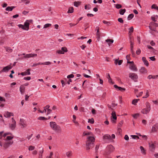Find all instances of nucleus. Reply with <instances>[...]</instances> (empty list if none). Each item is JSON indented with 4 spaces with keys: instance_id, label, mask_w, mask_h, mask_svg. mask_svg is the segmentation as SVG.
<instances>
[{
    "instance_id": "nucleus-1",
    "label": "nucleus",
    "mask_w": 158,
    "mask_h": 158,
    "mask_svg": "<svg viewBox=\"0 0 158 158\" xmlns=\"http://www.w3.org/2000/svg\"><path fill=\"white\" fill-rule=\"evenodd\" d=\"M83 135L84 136L90 135L87 137L86 142V150H89L91 148H93L94 146V143L95 141V138L93 136V134L91 132H88L86 133L84 132Z\"/></svg>"
},
{
    "instance_id": "nucleus-2",
    "label": "nucleus",
    "mask_w": 158,
    "mask_h": 158,
    "mask_svg": "<svg viewBox=\"0 0 158 158\" xmlns=\"http://www.w3.org/2000/svg\"><path fill=\"white\" fill-rule=\"evenodd\" d=\"M13 137L11 136H8L6 137V138L4 139V147L6 149L10 145L12 144L13 142L11 139Z\"/></svg>"
},
{
    "instance_id": "nucleus-3",
    "label": "nucleus",
    "mask_w": 158,
    "mask_h": 158,
    "mask_svg": "<svg viewBox=\"0 0 158 158\" xmlns=\"http://www.w3.org/2000/svg\"><path fill=\"white\" fill-rule=\"evenodd\" d=\"M32 20H27L24 23V25H23L19 24L18 25V27L20 28H21L22 29L28 31L29 29V25L30 23H32Z\"/></svg>"
},
{
    "instance_id": "nucleus-4",
    "label": "nucleus",
    "mask_w": 158,
    "mask_h": 158,
    "mask_svg": "<svg viewBox=\"0 0 158 158\" xmlns=\"http://www.w3.org/2000/svg\"><path fill=\"white\" fill-rule=\"evenodd\" d=\"M50 126L51 128L53 130L57 132L61 131L60 127L56 124V123L53 122L50 123Z\"/></svg>"
},
{
    "instance_id": "nucleus-5",
    "label": "nucleus",
    "mask_w": 158,
    "mask_h": 158,
    "mask_svg": "<svg viewBox=\"0 0 158 158\" xmlns=\"http://www.w3.org/2000/svg\"><path fill=\"white\" fill-rule=\"evenodd\" d=\"M145 105L146 107L143 109L142 110L141 112L144 114H147L151 110V106L150 104L148 102L146 103Z\"/></svg>"
},
{
    "instance_id": "nucleus-6",
    "label": "nucleus",
    "mask_w": 158,
    "mask_h": 158,
    "mask_svg": "<svg viewBox=\"0 0 158 158\" xmlns=\"http://www.w3.org/2000/svg\"><path fill=\"white\" fill-rule=\"evenodd\" d=\"M129 76L130 78L135 81H136L138 78L137 74L134 73H129Z\"/></svg>"
},
{
    "instance_id": "nucleus-7",
    "label": "nucleus",
    "mask_w": 158,
    "mask_h": 158,
    "mask_svg": "<svg viewBox=\"0 0 158 158\" xmlns=\"http://www.w3.org/2000/svg\"><path fill=\"white\" fill-rule=\"evenodd\" d=\"M103 139L106 142L109 143L112 141L111 137L110 135L106 134L104 135L103 137Z\"/></svg>"
},
{
    "instance_id": "nucleus-8",
    "label": "nucleus",
    "mask_w": 158,
    "mask_h": 158,
    "mask_svg": "<svg viewBox=\"0 0 158 158\" xmlns=\"http://www.w3.org/2000/svg\"><path fill=\"white\" fill-rule=\"evenodd\" d=\"M114 147L111 145L107 146L106 147L107 150L108 151L107 154H109L113 152L114 151Z\"/></svg>"
},
{
    "instance_id": "nucleus-9",
    "label": "nucleus",
    "mask_w": 158,
    "mask_h": 158,
    "mask_svg": "<svg viewBox=\"0 0 158 158\" xmlns=\"http://www.w3.org/2000/svg\"><path fill=\"white\" fill-rule=\"evenodd\" d=\"M3 131L0 132V140L2 139H6L5 137H6V136L10 134V133H6L3 135Z\"/></svg>"
},
{
    "instance_id": "nucleus-10",
    "label": "nucleus",
    "mask_w": 158,
    "mask_h": 158,
    "mask_svg": "<svg viewBox=\"0 0 158 158\" xmlns=\"http://www.w3.org/2000/svg\"><path fill=\"white\" fill-rule=\"evenodd\" d=\"M12 123L11 124H10V128L12 130L15 129L16 127V122L13 119V118H12Z\"/></svg>"
},
{
    "instance_id": "nucleus-11",
    "label": "nucleus",
    "mask_w": 158,
    "mask_h": 158,
    "mask_svg": "<svg viewBox=\"0 0 158 158\" xmlns=\"http://www.w3.org/2000/svg\"><path fill=\"white\" fill-rule=\"evenodd\" d=\"M129 65V68L130 69L135 71H137V69L134 63L130 64Z\"/></svg>"
},
{
    "instance_id": "nucleus-12",
    "label": "nucleus",
    "mask_w": 158,
    "mask_h": 158,
    "mask_svg": "<svg viewBox=\"0 0 158 158\" xmlns=\"http://www.w3.org/2000/svg\"><path fill=\"white\" fill-rule=\"evenodd\" d=\"M111 115L112 116L111 117H112V118H111V120L113 123H115V120L117 119V117L115 112L114 111H113Z\"/></svg>"
},
{
    "instance_id": "nucleus-13",
    "label": "nucleus",
    "mask_w": 158,
    "mask_h": 158,
    "mask_svg": "<svg viewBox=\"0 0 158 158\" xmlns=\"http://www.w3.org/2000/svg\"><path fill=\"white\" fill-rule=\"evenodd\" d=\"M19 123L23 128L26 127L27 126L26 123L23 119H20Z\"/></svg>"
},
{
    "instance_id": "nucleus-14",
    "label": "nucleus",
    "mask_w": 158,
    "mask_h": 158,
    "mask_svg": "<svg viewBox=\"0 0 158 158\" xmlns=\"http://www.w3.org/2000/svg\"><path fill=\"white\" fill-rule=\"evenodd\" d=\"M130 47H131V51L133 55L134 54V53L133 50V45L134 44V43L131 40V37H130Z\"/></svg>"
},
{
    "instance_id": "nucleus-15",
    "label": "nucleus",
    "mask_w": 158,
    "mask_h": 158,
    "mask_svg": "<svg viewBox=\"0 0 158 158\" xmlns=\"http://www.w3.org/2000/svg\"><path fill=\"white\" fill-rule=\"evenodd\" d=\"M12 67L10 65H9L7 66L4 67L3 69L2 70V72H7L9 69H11Z\"/></svg>"
},
{
    "instance_id": "nucleus-16",
    "label": "nucleus",
    "mask_w": 158,
    "mask_h": 158,
    "mask_svg": "<svg viewBox=\"0 0 158 158\" xmlns=\"http://www.w3.org/2000/svg\"><path fill=\"white\" fill-rule=\"evenodd\" d=\"M158 130V125L157 124H156L152 126V132H156Z\"/></svg>"
},
{
    "instance_id": "nucleus-17",
    "label": "nucleus",
    "mask_w": 158,
    "mask_h": 158,
    "mask_svg": "<svg viewBox=\"0 0 158 158\" xmlns=\"http://www.w3.org/2000/svg\"><path fill=\"white\" fill-rule=\"evenodd\" d=\"M50 107V106L49 105H47L46 106L44 107V110L43 111H41L40 109L38 110L39 112L41 113H43L44 112L45 113L46 112V110H48V109H49Z\"/></svg>"
},
{
    "instance_id": "nucleus-18",
    "label": "nucleus",
    "mask_w": 158,
    "mask_h": 158,
    "mask_svg": "<svg viewBox=\"0 0 158 158\" xmlns=\"http://www.w3.org/2000/svg\"><path fill=\"white\" fill-rule=\"evenodd\" d=\"M30 69H27L26 71L22 72L21 73V74L22 76H25L27 75H29L31 74L30 72Z\"/></svg>"
},
{
    "instance_id": "nucleus-19",
    "label": "nucleus",
    "mask_w": 158,
    "mask_h": 158,
    "mask_svg": "<svg viewBox=\"0 0 158 158\" xmlns=\"http://www.w3.org/2000/svg\"><path fill=\"white\" fill-rule=\"evenodd\" d=\"M12 113L9 112L8 111L6 112L4 114V116L6 118L10 117L11 116H13Z\"/></svg>"
},
{
    "instance_id": "nucleus-20",
    "label": "nucleus",
    "mask_w": 158,
    "mask_h": 158,
    "mask_svg": "<svg viewBox=\"0 0 158 158\" xmlns=\"http://www.w3.org/2000/svg\"><path fill=\"white\" fill-rule=\"evenodd\" d=\"M139 72L141 73L146 74L147 73L148 71L145 67H143L139 70Z\"/></svg>"
},
{
    "instance_id": "nucleus-21",
    "label": "nucleus",
    "mask_w": 158,
    "mask_h": 158,
    "mask_svg": "<svg viewBox=\"0 0 158 158\" xmlns=\"http://www.w3.org/2000/svg\"><path fill=\"white\" fill-rule=\"evenodd\" d=\"M25 87L23 85H21L19 88V90L21 93L23 94L25 92Z\"/></svg>"
},
{
    "instance_id": "nucleus-22",
    "label": "nucleus",
    "mask_w": 158,
    "mask_h": 158,
    "mask_svg": "<svg viewBox=\"0 0 158 158\" xmlns=\"http://www.w3.org/2000/svg\"><path fill=\"white\" fill-rule=\"evenodd\" d=\"M37 56V54H26L25 56V57H27V58H30L31 57H33L34 56Z\"/></svg>"
},
{
    "instance_id": "nucleus-23",
    "label": "nucleus",
    "mask_w": 158,
    "mask_h": 158,
    "mask_svg": "<svg viewBox=\"0 0 158 158\" xmlns=\"http://www.w3.org/2000/svg\"><path fill=\"white\" fill-rule=\"evenodd\" d=\"M142 60L144 64L147 66H148L149 65V63L148 61L146 60V58L145 57H143L142 58Z\"/></svg>"
},
{
    "instance_id": "nucleus-24",
    "label": "nucleus",
    "mask_w": 158,
    "mask_h": 158,
    "mask_svg": "<svg viewBox=\"0 0 158 158\" xmlns=\"http://www.w3.org/2000/svg\"><path fill=\"white\" fill-rule=\"evenodd\" d=\"M114 86L115 88L118 89L119 90L122 91H124L125 90V89L118 87L116 85H114Z\"/></svg>"
},
{
    "instance_id": "nucleus-25",
    "label": "nucleus",
    "mask_w": 158,
    "mask_h": 158,
    "mask_svg": "<svg viewBox=\"0 0 158 158\" xmlns=\"http://www.w3.org/2000/svg\"><path fill=\"white\" fill-rule=\"evenodd\" d=\"M66 155L68 157L70 158L72 156V152L71 151H68L66 152Z\"/></svg>"
},
{
    "instance_id": "nucleus-26",
    "label": "nucleus",
    "mask_w": 158,
    "mask_h": 158,
    "mask_svg": "<svg viewBox=\"0 0 158 158\" xmlns=\"http://www.w3.org/2000/svg\"><path fill=\"white\" fill-rule=\"evenodd\" d=\"M44 152L43 148H41V150L39 152V158H41L42 157V153Z\"/></svg>"
},
{
    "instance_id": "nucleus-27",
    "label": "nucleus",
    "mask_w": 158,
    "mask_h": 158,
    "mask_svg": "<svg viewBox=\"0 0 158 158\" xmlns=\"http://www.w3.org/2000/svg\"><path fill=\"white\" fill-rule=\"evenodd\" d=\"M15 8V7L13 6H8L6 9V10L8 11H11L13 9Z\"/></svg>"
},
{
    "instance_id": "nucleus-28",
    "label": "nucleus",
    "mask_w": 158,
    "mask_h": 158,
    "mask_svg": "<svg viewBox=\"0 0 158 158\" xmlns=\"http://www.w3.org/2000/svg\"><path fill=\"white\" fill-rule=\"evenodd\" d=\"M100 33L99 30H97V31L96 35L97 36V39L99 40L100 38Z\"/></svg>"
},
{
    "instance_id": "nucleus-29",
    "label": "nucleus",
    "mask_w": 158,
    "mask_h": 158,
    "mask_svg": "<svg viewBox=\"0 0 158 158\" xmlns=\"http://www.w3.org/2000/svg\"><path fill=\"white\" fill-rule=\"evenodd\" d=\"M126 9H120L119 10V13L121 15H123L126 12Z\"/></svg>"
},
{
    "instance_id": "nucleus-30",
    "label": "nucleus",
    "mask_w": 158,
    "mask_h": 158,
    "mask_svg": "<svg viewBox=\"0 0 158 158\" xmlns=\"http://www.w3.org/2000/svg\"><path fill=\"white\" fill-rule=\"evenodd\" d=\"M73 10L74 9L73 7H71L69 8L67 12L68 13H72L73 12Z\"/></svg>"
},
{
    "instance_id": "nucleus-31",
    "label": "nucleus",
    "mask_w": 158,
    "mask_h": 158,
    "mask_svg": "<svg viewBox=\"0 0 158 158\" xmlns=\"http://www.w3.org/2000/svg\"><path fill=\"white\" fill-rule=\"evenodd\" d=\"M149 27L150 29L152 31H150V32L152 34V35H153V33L152 31H156L155 28H153L151 26H149Z\"/></svg>"
},
{
    "instance_id": "nucleus-32",
    "label": "nucleus",
    "mask_w": 158,
    "mask_h": 158,
    "mask_svg": "<svg viewBox=\"0 0 158 158\" xmlns=\"http://www.w3.org/2000/svg\"><path fill=\"white\" fill-rule=\"evenodd\" d=\"M134 14H130L128 16L127 19L128 20H131L134 17Z\"/></svg>"
},
{
    "instance_id": "nucleus-33",
    "label": "nucleus",
    "mask_w": 158,
    "mask_h": 158,
    "mask_svg": "<svg viewBox=\"0 0 158 158\" xmlns=\"http://www.w3.org/2000/svg\"><path fill=\"white\" fill-rule=\"evenodd\" d=\"M140 149L141 152V153L143 154H145L146 152H145V150H144V148L142 147L141 146L140 147Z\"/></svg>"
},
{
    "instance_id": "nucleus-34",
    "label": "nucleus",
    "mask_w": 158,
    "mask_h": 158,
    "mask_svg": "<svg viewBox=\"0 0 158 158\" xmlns=\"http://www.w3.org/2000/svg\"><path fill=\"white\" fill-rule=\"evenodd\" d=\"M81 4L80 2H75L74 3V5L76 7H78Z\"/></svg>"
},
{
    "instance_id": "nucleus-35",
    "label": "nucleus",
    "mask_w": 158,
    "mask_h": 158,
    "mask_svg": "<svg viewBox=\"0 0 158 158\" xmlns=\"http://www.w3.org/2000/svg\"><path fill=\"white\" fill-rule=\"evenodd\" d=\"M51 25H52V24H50V23L46 24L44 25V28H47L48 27H50Z\"/></svg>"
},
{
    "instance_id": "nucleus-36",
    "label": "nucleus",
    "mask_w": 158,
    "mask_h": 158,
    "mask_svg": "<svg viewBox=\"0 0 158 158\" xmlns=\"http://www.w3.org/2000/svg\"><path fill=\"white\" fill-rule=\"evenodd\" d=\"M85 9L86 10H89L91 8V6L89 4L86 5L85 6Z\"/></svg>"
},
{
    "instance_id": "nucleus-37",
    "label": "nucleus",
    "mask_w": 158,
    "mask_h": 158,
    "mask_svg": "<svg viewBox=\"0 0 158 158\" xmlns=\"http://www.w3.org/2000/svg\"><path fill=\"white\" fill-rule=\"evenodd\" d=\"M149 147L150 148H152V149H154L155 148V145L154 144L152 143H149Z\"/></svg>"
},
{
    "instance_id": "nucleus-38",
    "label": "nucleus",
    "mask_w": 158,
    "mask_h": 158,
    "mask_svg": "<svg viewBox=\"0 0 158 158\" xmlns=\"http://www.w3.org/2000/svg\"><path fill=\"white\" fill-rule=\"evenodd\" d=\"M152 9H155L158 10V6H157L156 4H153L152 6Z\"/></svg>"
},
{
    "instance_id": "nucleus-39",
    "label": "nucleus",
    "mask_w": 158,
    "mask_h": 158,
    "mask_svg": "<svg viewBox=\"0 0 158 158\" xmlns=\"http://www.w3.org/2000/svg\"><path fill=\"white\" fill-rule=\"evenodd\" d=\"M38 119L39 120H46L47 119L43 117H40L38 118Z\"/></svg>"
},
{
    "instance_id": "nucleus-40",
    "label": "nucleus",
    "mask_w": 158,
    "mask_h": 158,
    "mask_svg": "<svg viewBox=\"0 0 158 158\" xmlns=\"http://www.w3.org/2000/svg\"><path fill=\"white\" fill-rule=\"evenodd\" d=\"M61 50L62 51V52H64V53L65 52H67V48L65 47H62L61 48Z\"/></svg>"
},
{
    "instance_id": "nucleus-41",
    "label": "nucleus",
    "mask_w": 158,
    "mask_h": 158,
    "mask_svg": "<svg viewBox=\"0 0 158 158\" xmlns=\"http://www.w3.org/2000/svg\"><path fill=\"white\" fill-rule=\"evenodd\" d=\"M139 100V99H135L133 100L132 102V104L135 105L136 104V103L137 102L138 100Z\"/></svg>"
},
{
    "instance_id": "nucleus-42",
    "label": "nucleus",
    "mask_w": 158,
    "mask_h": 158,
    "mask_svg": "<svg viewBox=\"0 0 158 158\" xmlns=\"http://www.w3.org/2000/svg\"><path fill=\"white\" fill-rule=\"evenodd\" d=\"M51 62L49 61L46 62L44 63H42V64L48 65L51 64Z\"/></svg>"
},
{
    "instance_id": "nucleus-43",
    "label": "nucleus",
    "mask_w": 158,
    "mask_h": 158,
    "mask_svg": "<svg viewBox=\"0 0 158 158\" xmlns=\"http://www.w3.org/2000/svg\"><path fill=\"white\" fill-rule=\"evenodd\" d=\"M139 116V114L137 113L135 114H134L132 115L133 117L135 118H137V117Z\"/></svg>"
},
{
    "instance_id": "nucleus-44",
    "label": "nucleus",
    "mask_w": 158,
    "mask_h": 158,
    "mask_svg": "<svg viewBox=\"0 0 158 158\" xmlns=\"http://www.w3.org/2000/svg\"><path fill=\"white\" fill-rule=\"evenodd\" d=\"M88 122L92 124L94 122V119L92 118L91 119H89Z\"/></svg>"
},
{
    "instance_id": "nucleus-45",
    "label": "nucleus",
    "mask_w": 158,
    "mask_h": 158,
    "mask_svg": "<svg viewBox=\"0 0 158 158\" xmlns=\"http://www.w3.org/2000/svg\"><path fill=\"white\" fill-rule=\"evenodd\" d=\"M122 5L120 4H117L115 5V7L118 9H120L122 7Z\"/></svg>"
},
{
    "instance_id": "nucleus-46",
    "label": "nucleus",
    "mask_w": 158,
    "mask_h": 158,
    "mask_svg": "<svg viewBox=\"0 0 158 158\" xmlns=\"http://www.w3.org/2000/svg\"><path fill=\"white\" fill-rule=\"evenodd\" d=\"M35 147L34 146H30L29 147V148H28V150L29 151H32L34 150L35 149Z\"/></svg>"
},
{
    "instance_id": "nucleus-47",
    "label": "nucleus",
    "mask_w": 158,
    "mask_h": 158,
    "mask_svg": "<svg viewBox=\"0 0 158 158\" xmlns=\"http://www.w3.org/2000/svg\"><path fill=\"white\" fill-rule=\"evenodd\" d=\"M22 2H25V4H27L29 3L30 2V0H22Z\"/></svg>"
},
{
    "instance_id": "nucleus-48",
    "label": "nucleus",
    "mask_w": 158,
    "mask_h": 158,
    "mask_svg": "<svg viewBox=\"0 0 158 158\" xmlns=\"http://www.w3.org/2000/svg\"><path fill=\"white\" fill-rule=\"evenodd\" d=\"M149 96L148 92V90H147L146 91V95L143 97V98H146Z\"/></svg>"
},
{
    "instance_id": "nucleus-49",
    "label": "nucleus",
    "mask_w": 158,
    "mask_h": 158,
    "mask_svg": "<svg viewBox=\"0 0 158 158\" xmlns=\"http://www.w3.org/2000/svg\"><path fill=\"white\" fill-rule=\"evenodd\" d=\"M6 51L8 52H11L12 51V50L10 48H6Z\"/></svg>"
},
{
    "instance_id": "nucleus-50",
    "label": "nucleus",
    "mask_w": 158,
    "mask_h": 158,
    "mask_svg": "<svg viewBox=\"0 0 158 158\" xmlns=\"http://www.w3.org/2000/svg\"><path fill=\"white\" fill-rule=\"evenodd\" d=\"M129 33H132L133 31L134 28L132 27H131L129 29Z\"/></svg>"
},
{
    "instance_id": "nucleus-51",
    "label": "nucleus",
    "mask_w": 158,
    "mask_h": 158,
    "mask_svg": "<svg viewBox=\"0 0 158 158\" xmlns=\"http://www.w3.org/2000/svg\"><path fill=\"white\" fill-rule=\"evenodd\" d=\"M74 77V75L73 74H71L70 75H68L67 76V78H73Z\"/></svg>"
},
{
    "instance_id": "nucleus-52",
    "label": "nucleus",
    "mask_w": 158,
    "mask_h": 158,
    "mask_svg": "<svg viewBox=\"0 0 158 158\" xmlns=\"http://www.w3.org/2000/svg\"><path fill=\"white\" fill-rule=\"evenodd\" d=\"M56 52L59 53L60 54H64V52H62L61 50H58Z\"/></svg>"
},
{
    "instance_id": "nucleus-53",
    "label": "nucleus",
    "mask_w": 158,
    "mask_h": 158,
    "mask_svg": "<svg viewBox=\"0 0 158 158\" xmlns=\"http://www.w3.org/2000/svg\"><path fill=\"white\" fill-rule=\"evenodd\" d=\"M106 41L107 42H110L111 43H113L114 42V40H112V39H108L107 40H106Z\"/></svg>"
},
{
    "instance_id": "nucleus-54",
    "label": "nucleus",
    "mask_w": 158,
    "mask_h": 158,
    "mask_svg": "<svg viewBox=\"0 0 158 158\" xmlns=\"http://www.w3.org/2000/svg\"><path fill=\"white\" fill-rule=\"evenodd\" d=\"M147 47L149 49H151V50H152V51L153 52H154L155 50L153 48V47H152L151 46H150V45H147Z\"/></svg>"
},
{
    "instance_id": "nucleus-55",
    "label": "nucleus",
    "mask_w": 158,
    "mask_h": 158,
    "mask_svg": "<svg viewBox=\"0 0 158 158\" xmlns=\"http://www.w3.org/2000/svg\"><path fill=\"white\" fill-rule=\"evenodd\" d=\"M99 148V145H96L95 148V152L96 153H97L98 150Z\"/></svg>"
},
{
    "instance_id": "nucleus-56",
    "label": "nucleus",
    "mask_w": 158,
    "mask_h": 158,
    "mask_svg": "<svg viewBox=\"0 0 158 158\" xmlns=\"http://www.w3.org/2000/svg\"><path fill=\"white\" fill-rule=\"evenodd\" d=\"M118 21L121 23H123V20L121 18H119L118 19Z\"/></svg>"
},
{
    "instance_id": "nucleus-57",
    "label": "nucleus",
    "mask_w": 158,
    "mask_h": 158,
    "mask_svg": "<svg viewBox=\"0 0 158 158\" xmlns=\"http://www.w3.org/2000/svg\"><path fill=\"white\" fill-rule=\"evenodd\" d=\"M140 52H141V50L139 48L136 51V53L137 55L139 54H140Z\"/></svg>"
},
{
    "instance_id": "nucleus-58",
    "label": "nucleus",
    "mask_w": 158,
    "mask_h": 158,
    "mask_svg": "<svg viewBox=\"0 0 158 158\" xmlns=\"http://www.w3.org/2000/svg\"><path fill=\"white\" fill-rule=\"evenodd\" d=\"M23 79L25 80H30L31 79V78L30 77H25Z\"/></svg>"
},
{
    "instance_id": "nucleus-59",
    "label": "nucleus",
    "mask_w": 158,
    "mask_h": 158,
    "mask_svg": "<svg viewBox=\"0 0 158 158\" xmlns=\"http://www.w3.org/2000/svg\"><path fill=\"white\" fill-rule=\"evenodd\" d=\"M131 136L132 137V138L134 139H136L137 138L139 139V137L137 135H131Z\"/></svg>"
},
{
    "instance_id": "nucleus-60",
    "label": "nucleus",
    "mask_w": 158,
    "mask_h": 158,
    "mask_svg": "<svg viewBox=\"0 0 158 158\" xmlns=\"http://www.w3.org/2000/svg\"><path fill=\"white\" fill-rule=\"evenodd\" d=\"M123 62V60H118V64L119 65H120L122 64V62Z\"/></svg>"
},
{
    "instance_id": "nucleus-61",
    "label": "nucleus",
    "mask_w": 158,
    "mask_h": 158,
    "mask_svg": "<svg viewBox=\"0 0 158 158\" xmlns=\"http://www.w3.org/2000/svg\"><path fill=\"white\" fill-rule=\"evenodd\" d=\"M124 139L126 140H129V137L127 135H125L124 137Z\"/></svg>"
},
{
    "instance_id": "nucleus-62",
    "label": "nucleus",
    "mask_w": 158,
    "mask_h": 158,
    "mask_svg": "<svg viewBox=\"0 0 158 158\" xmlns=\"http://www.w3.org/2000/svg\"><path fill=\"white\" fill-rule=\"evenodd\" d=\"M143 92H140L139 93V94H136V96L137 97H139L140 96H141L143 94Z\"/></svg>"
},
{
    "instance_id": "nucleus-63",
    "label": "nucleus",
    "mask_w": 158,
    "mask_h": 158,
    "mask_svg": "<svg viewBox=\"0 0 158 158\" xmlns=\"http://www.w3.org/2000/svg\"><path fill=\"white\" fill-rule=\"evenodd\" d=\"M150 59L152 61H155L156 59L155 58L154 56H152L149 57Z\"/></svg>"
},
{
    "instance_id": "nucleus-64",
    "label": "nucleus",
    "mask_w": 158,
    "mask_h": 158,
    "mask_svg": "<svg viewBox=\"0 0 158 158\" xmlns=\"http://www.w3.org/2000/svg\"><path fill=\"white\" fill-rule=\"evenodd\" d=\"M150 44L152 46H154L155 45V43L153 42V41H151Z\"/></svg>"
}]
</instances>
